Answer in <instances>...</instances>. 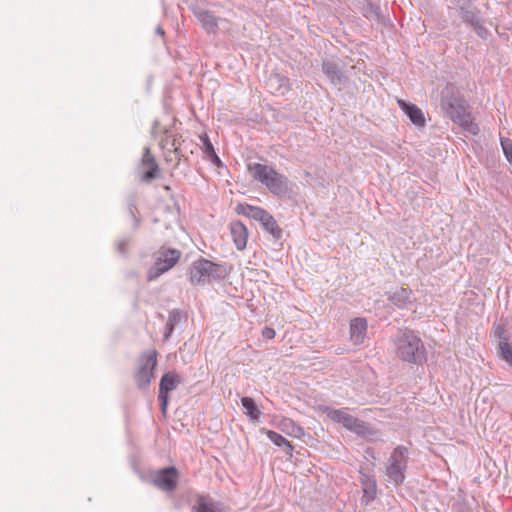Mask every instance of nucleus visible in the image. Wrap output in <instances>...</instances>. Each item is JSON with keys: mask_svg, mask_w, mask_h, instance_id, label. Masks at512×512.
<instances>
[{"mask_svg": "<svg viewBox=\"0 0 512 512\" xmlns=\"http://www.w3.org/2000/svg\"><path fill=\"white\" fill-rule=\"evenodd\" d=\"M327 416L334 422L341 424L346 430L356 434L366 441L380 440L381 433L372 424L365 422L349 413V408L328 409Z\"/></svg>", "mask_w": 512, "mask_h": 512, "instance_id": "f257e3e1", "label": "nucleus"}, {"mask_svg": "<svg viewBox=\"0 0 512 512\" xmlns=\"http://www.w3.org/2000/svg\"><path fill=\"white\" fill-rule=\"evenodd\" d=\"M396 354L404 362L422 365L426 362V349L422 340L411 330L395 339Z\"/></svg>", "mask_w": 512, "mask_h": 512, "instance_id": "f03ea898", "label": "nucleus"}, {"mask_svg": "<svg viewBox=\"0 0 512 512\" xmlns=\"http://www.w3.org/2000/svg\"><path fill=\"white\" fill-rule=\"evenodd\" d=\"M248 170L252 177L265 185V187L276 196H283L288 193L290 187L289 179L278 173L273 167L261 163L248 164Z\"/></svg>", "mask_w": 512, "mask_h": 512, "instance_id": "7ed1b4c3", "label": "nucleus"}, {"mask_svg": "<svg viewBox=\"0 0 512 512\" xmlns=\"http://www.w3.org/2000/svg\"><path fill=\"white\" fill-rule=\"evenodd\" d=\"M442 106L449 118L465 132L471 135L479 133V127L472 120L471 113L467 110L464 99L457 96L446 97L442 100Z\"/></svg>", "mask_w": 512, "mask_h": 512, "instance_id": "20e7f679", "label": "nucleus"}, {"mask_svg": "<svg viewBox=\"0 0 512 512\" xmlns=\"http://www.w3.org/2000/svg\"><path fill=\"white\" fill-rule=\"evenodd\" d=\"M409 450L404 445L395 447L387 458L385 464V475L387 482L395 486L402 485L406 478L408 469Z\"/></svg>", "mask_w": 512, "mask_h": 512, "instance_id": "39448f33", "label": "nucleus"}, {"mask_svg": "<svg viewBox=\"0 0 512 512\" xmlns=\"http://www.w3.org/2000/svg\"><path fill=\"white\" fill-rule=\"evenodd\" d=\"M157 366V352L152 350L149 354L142 355L139 358L138 369L135 372L134 379L140 390H146L150 386L155 376Z\"/></svg>", "mask_w": 512, "mask_h": 512, "instance_id": "423d86ee", "label": "nucleus"}, {"mask_svg": "<svg viewBox=\"0 0 512 512\" xmlns=\"http://www.w3.org/2000/svg\"><path fill=\"white\" fill-rule=\"evenodd\" d=\"M221 266L207 259H199L192 264L190 269V281L192 284H204L211 279H220Z\"/></svg>", "mask_w": 512, "mask_h": 512, "instance_id": "0eeeda50", "label": "nucleus"}, {"mask_svg": "<svg viewBox=\"0 0 512 512\" xmlns=\"http://www.w3.org/2000/svg\"><path fill=\"white\" fill-rule=\"evenodd\" d=\"M181 253L177 249H166L159 252L154 264L147 272V280L154 281L170 270L180 259Z\"/></svg>", "mask_w": 512, "mask_h": 512, "instance_id": "6e6552de", "label": "nucleus"}, {"mask_svg": "<svg viewBox=\"0 0 512 512\" xmlns=\"http://www.w3.org/2000/svg\"><path fill=\"white\" fill-rule=\"evenodd\" d=\"M180 383H182V379L175 372H168L162 376L159 384L158 397L161 401V410L163 412L166 411L169 392L175 390Z\"/></svg>", "mask_w": 512, "mask_h": 512, "instance_id": "1a4fd4ad", "label": "nucleus"}, {"mask_svg": "<svg viewBox=\"0 0 512 512\" xmlns=\"http://www.w3.org/2000/svg\"><path fill=\"white\" fill-rule=\"evenodd\" d=\"M448 8L455 10L467 25H470L480 16L479 10L472 5L470 0H449Z\"/></svg>", "mask_w": 512, "mask_h": 512, "instance_id": "9d476101", "label": "nucleus"}, {"mask_svg": "<svg viewBox=\"0 0 512 512\" xmlns=\"http://www.w3.org/2000/svg\"><path fill=\"white\" fill-rule=\"evenodd\" d=\"M190 10L192 11L196 19L199 21L201 27L205 30V32H207L208 34L217 33L219 29L218 18L211 11L201 8L196 4L191 5Z\"/></svg>", "mask_w": 512, "mask_h": 512, "instance_id": "9b49d317", "label": "nucleus"}, {"mask_svg": "<svg viewBox=\"0 0 512 512\" xmlns=\"http://www.w3.org/2000/svg\"><path fill=\"white\" fill-rule=\"evenodd\" d=\"M177 478V469L173 466H170L158 471L153 479V482L159 489L169 492L176 489Z\"/></svg>", "mask_w": 512, "mask_h": 512, "instance_id": "f8f14e48", "label": "nucleus"}, {"mask_svg": "<svg viewBox=\"0 0 512 512\" xmlns=\"http://www.w3.org/2000/svg\"><path fill=\"white\" fill-rule=\"evenodd\" d=\"M230 233L237 250H244L248 241V230L241 221H233L230 224Z\"/></svg>", "mask_w": 512, "mask_h": 512, "instance_id": "ddd939ff", "label": "nucleus"}, {"mask_svg": "<svg viewBox=\"0 0 512 512\" xmlns=\"http://www.w3.org/2000/svg\"><path fill=\"white\" fill-rule=\"evenodd\" d=\"M141 164L144 168H147L142 176L143 181H150L158 176L159 166L149 147L144 148Z\"/></svg>", "mask_w": 512, "mask_h": 512, "instance_id": "4468645a", "label": "nucleus"}, {"mask_svg": "<svg viewBox=\"0 0 512 512\" xmlns=\"http://www.w3.org/2000/svg\"><path fill=\"white\" fill-rule=\"evenodd\" d=\"M368 324L365 318L357 317L350 322V339L355 345H360L366 337Z\"/></svg>", "mask_w": 512, "mask_h": 512, "instance_id": "2eb2a0df", "label": "nucleus"}, {"mask_svg": "<svg viewBox=\"0 0 512 512\" xmlns=\"http://www.w3.org/2000/svg\"><path fill=\"white\" fill-rule=\"evenodd\" d=\"M322 71L329 81L335 86H340L346 81V76L341 71L339 65L334 61H324L322 64Z\"/></svg>", "mask_w": 512, "mask_h": 512, "instance_id": "dca6fc26", "label": "nucleus"}, {"mask_svg": "<svg viewBox=\"0 0 512 512\" xmlns=\"http://www.w3.org/2000/svg\"><path fill=\"white\" fill-rule=\"evenodd\" d=\"M400 109L405 112L410 121L416 126H424L425 118L422 110L414 104L408 103L404 100H398Z\"/></svg>", "mask_w": 512, "mask_h": 512, "instance_id": "f3484780", "label": "nucleus"}, {"mask_svg": "<svg viewBox=\"0 0 512 512\" xmlns=\"http://www.w3.org/2000/svg\"><path fill=\"white\" fill-rule=\"evenodd\" d=\"M361 485H362V490H363V496L361 498V502L364 505H368L370 502H372L376 498V494H377L376 480L371 475L362 474Z\"/></svg>", "mask_w": 512, "mask_h": 512, "instance_id": "a211bd4d", "label": "nucleus"}, {"mask_svg": "<svg viewBox=\"0 0 512 512\" xmlns=\"http://www.w3.org/2000/svg\"><path fill=\"white\" fill-rule=\"evenodd\" d=\"M388 300L397 308L404 309L411 304V290L397 288L388 296Z\"/></svg>", "mask_w": 512, "mask_h": 512, "instance_id": "6ab92c4d", "label": "nucleus"}, {"mask_svg": "<svg viewBox=\"0 0 512 512\" xmlns=\"http://www.w3.org/2000/svg\"><path fill=\"white\" fill-rule=\"evenodd\" d=\"M191 512H225L222 505L211 499L200 496L192 506Z\"/></svg>", "mask_w": 512, "mask_h": 512, "instance_id": "aec40b11", "label": "nucleus"}, {"mask_svg": "<svg viewBox=\"0 0 512 512\" xmlns=\"http://www.w3.org/2000/svg\"><path fill=\"white\" fill-rule=\"evenodd\" d=\"M261 432L264 433L274 445L284 448V451L287 455L290 457L293 455L294 448L292 444L281 434L265 428H262Z\"/></svg>", "mask_w": 512, "mask_h": 512, "instance_id": "412c9836", "label": "nucleus"}, {"mask_svg": "<svg viewBox=\"0 0 512 512\" xmlns=\"http://www.w3.org/2000/svg\"><path fill=\"white\" fill-rule=\"evenodd\" d=\"M279 427L283 432L290 436L296 438H301L302 436H304L303 428L290 418L283 417L280 420Z\"/></svg>", "mask_w": 512, "mask_h": 512, "instance_id": "4be33fe9", "label": "nucleus"}, {"mask_svg": "<svg viewBox=\"0 0 512 512\" xmlns=\"http://www.w3.org/2000/svg\"><path fill=\"white\" fill-rule=\"evenodd\" d=\"M274 84H277V91L279 94H284L285 92L290 90V80L284 75L281 74H272L268 79L267 85L269 88H273Z\"/></svg>", "mask_w": 512, "mask_h": 512, "instance_id": "5701e85b", "label": "nucleus"}, {"mask_svg": "<svg viewBox=\"0 0 512 512\" xmlns=\"http://www.w3.org/2000/svg\"><path fill=\"white\" fill-rule=\"evenodd\" d=\"M236 211L238 214L245 215L248 218L254 219L255 221H258L266 213L265 209L248 204L237 205Z\"/></svg>", "mask_w": 512, "mask_h": 512, "instance_id": "b1692460", "label": "nucleus"}, {"mask_svg": "<svg viewBox=\"0 0 512 512\" xmlns=\"http://www.w3.org/2000/svg\"><path fill=\"white\" fill-rule=\"evenodd\" d=\"M241 404L242 407L244 408V413L251 420H258L260 418L261 412L257 408L255 401L251 397H242Z\"/></svg>", "mask_w": 512, "mask_h": 512, "instance_id": "393cba45", "label": "nucleus"}, {"mask_svg": "<svg viewBox=\"0 0 512 512\" xmlns=\"http://www.w3.org/2000/svg\"><path fill=\"white\" fill-rule=\"evenodd\" d=\"M177 138L176 136H171V135H166L165 138L161 139V147L163 149H167L169 151L173 150V152L175 153V156L177 158V161L179 162L180 161V157L182 156L181 153H180V149H179V146H178V142H177Z\"/></svg>", "mask_w": 512, "mask_h": 512, "instance_id": "a878e982", "label": "nucleus"}, {"mask_svg": "<svg viewBox=\"0 0 512 512\" xmlns=\"http://www.w3.org/2000/svg\"><path fill=\"white\" fill-rule=\"evenodd\" d=\"M477 36L483 40H487L491 35L490 31L485 26V20L479 16L474 22L469 25Z\"/></svg>", "mask_w": 512, "mask_h": 512, "instance_id": "bb28decb", "label": "nucleus"}, {"mask_svg": "<svg viewBox=\"0 0 512 512\" xmlns=\"http://www.w3.org/2000/svg\"><path fill=\"white\" fill-rule=\"evenodd\" d=\"M263 230L269 233L274 239L279 240L282 237L283 231L279 227L277 221L274 219V217H271L270 220H268L266 223H264V226H262Z\"/></svg>", "mask_w": 512, "mask_h": 512, "instance_id": "cd10ccee", "label": "nucleus"}, {"mask_svg": "<svg viewBox=\"0 0 512 512\" xmlns=\"http://www.w3.org/2000/svg\"><path fill=\"white\" fill-rule=\"evenodd\" d=\"M499 356L512 367V343L500 341L498 343Z\"/></svg>", "mask_w": 512, "mask_h": 512, "instance_id": "c85d7f7f", "label": "nucleus"}, {"mask_svg": "<svg viewBox=\"0 0 512 512\" xmlns=\"http://www.w3.org/2000/svg\"><path fill=\"white\" fill-rule=\"evenodd\" d=\"M500 144L506 160L512 166V140L509 138L500 137Z\"/></svg>", "mask_w": 512, "mask_h": 512, "instance_id": "c756f323", "label": "nucleus"}, {"mask_svg": "<svg viewBox=\"0 0 512 512\" xmlns=\"http://www.w3.org/2000/svg\"><path fill=\"white\" fill-rule=\"evenodd\" d=\"M200 140L203 144V153L205 155V158L208 159L210 156H212V155H214V153H216L214 146H213L212 142L210 141L207 134L200 135Z\"/></svg>", "mask_w": 512, "mask_h": 512, "instance_id": "7c9ffc66", "label": "nucleus"}, {"mask_svg": "<svg viewBox=\"0 0 512 512\" xmlns=\"http://www.w3.org/2000/svg\"><path fill=\"white\" fill-rule=\"evenodd\" d=\"M493 334L495 335L496 338L499 339V342L500 341H507L508 342L509 336L506 333V330H505V328L502 325L495 326L493 328Z\"/></svg>", "mask_w": 512, "mask_h": 512, "instance_id": "2f4dec72", "label": "nucleus"}, {"mask_svg": "<svg viewBox=\"0 0 512 512\" xmlns=\"http://www.w3.org/2000/svg\"><path fill=\"white\" fill-rule=\"evenodd\" d=\"M181 320V312L177 309H174L169 312L167 324L170 326H176Z\"/></svg>", "mask_w": 512, "mask_h": 512, "instance_id": "473e14b6", "label": "nucleus"}, {"mask_svg": "<svg viewBox=\"0 0 512 512\" xmlns=\"http://www.w3.org/2000/svg\"><path fill=\"white\" fill-rule=\"evenodd\" d=\"M129 240L128 239H121L116 243V249L119 254L126 256L127 255V246H128Z\"/></svg>", "mask_w": 512, "mask_h": 512, "instance_id": "72a5a7b5", "label": "nucleus"}, {"mask_svg": "<svg viewBox=\"0 0 512 512\" xmlns=\"http://www.w3.org/2000/svg\"><path fill=\"white\" fill-rule=\"evenodd\" d=\"M262 335L266 339H273L276 335L275 330L270 327H265L262 331Z\"/></svg>", "mask_w": 512, "mask_h": 512, "instance_id": "f704fd0d", "label": "nucleus"}, {"mask_svg": "<svg viewBox=\"0 0 512 512\" xmlns=\"http://www.w3.org/2000/svg\"><path fill=\"white\" fill-rule=\"evenodd\" d=\"M208 160H210L217 167H221L223 165L221 159L218 157V155L216 153H214V155L210 156L208 158Z\"/></svg>", "mask_w": 512, "mask_h": 512, "instance_id": "c9c22d12", "label": "nucleus"}, {"mask_svg": "<svg viewBox=\"0 0 512 512\" xmlns=\"http://www.w3.org/2000/svg\"><path fill=\"white\" fill-rule=\"evenodd\" d=\"M273 217L268 211L258 220V222L261 224V226H264V223H266L268 220Z\"/></svg>", "mask_w": 512, "mask_h": 512, "instance_id": "e433bc0d", "label": "nucleus"}, {"mask_svg": "<svg viewBox=\"0 0 512 512\" xmlns=\"http://www.w3.org/2000/svg\"><path fill=\"white\" fill-rule=\"evenodd\" d=\"M174 326H170L169 324L166 323V326H165V333H164V337L165 339L169 338V336L172 334V332L174 331Z\"/></svg>", "mask_w": 512, "mask_h": 512, "instance_id": "4c0bfd02", "label": "nucleus"}, {"mask_svg": "<svg viewBox=\"0 0 512 512\" xmlns=\"http://www.w3.org/2000/svg\"><path fill=\"white\" fill-rule=\"evenodd\" d=\"M365 453L369 456H371L372 458H375L374 456V450L372 448H367Z\"/></svg>", "mask_w": 512, "mask_h": 512, "instance_id": "58836bf2", "label": "nucleus"}, {"mask_svg": "<svg viewBox=\"0 0 512 512\" xmlns=\"http://www.w3.org/2000/svg\"><path fill=\"white\" fill-rule=\"evenodd\" d=\"M156 33H157L158 35H161V36H163V35H164V31H163V29H162L160 26H158V27L156 28Z\"/></svg>", "mask_w": 512, "mask_h": 512, "instance_id": "ea45409f", "label": "nucleus"}, {"mask_svg": "<svg viewBox=\"0 0 512 512\" xmlns=\"http://www.w3.org/2000/svg\"><path fill=\"white\" fill-rule=\"evenodd\" d=\"M277 88V84H274V87L273 88H270L271 89V92L272 93H278L277 91H275V89Z\"/></svg>", "mask_w": 512, "mask_h": 512, "instance_id": "a19ab883", "label": "nucleus"}, {"mask_svg": "<svg viewBox=\"0 0 512 512\" xmlns=\"http://www.w3.org/2000/svg\"><path fill=\"white\" fill-rule=\"evenodd\" d=\"M133 219H135L136 225H138V219H136V216L133 215Z\"/></svg>", "mask_w": 512, "mask_h": 512, "instance_id": "79ce46f5", "label": "nucleus"}, {"mask_svg": "<svg viewBox=\"0 0 512 512\" xmlns=\"http://www.w3.org/2000/svg\"><path fill=\"white\" fill-rule=\"evenodd\" d=\"M133 219H135L136 225H138V219H136V216L133 215Z\"/></svg>", "mask_w": 512, "mask_h": 512, "instance_id": "37998d69", "label": "nucleus"}]
</instances>
